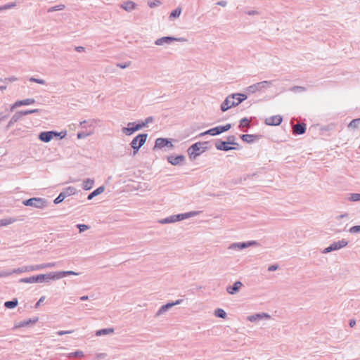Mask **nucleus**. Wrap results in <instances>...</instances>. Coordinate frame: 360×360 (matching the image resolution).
<instances>
[{
	"mask_svg": "<svg viewBox=\"0 0 360 360\" xmlns=\"http://www.w3.org/2000/svg\"><path fill=\"white\" fill-rule=\"evenodd\" d=\"M257 243L255 240H250L243 243H231L229 247L228 250L233 251H240L243 249L248 248L249 247L257 245Z\"/></svg>",
	"mask_w": 360,
	"mask_h": 360,
	"instance_id": "nucleus-8",
	"label": "nucleus"
},
{
	"mask_svg": "<svg viewBox=\"0 0 360 360\" xmlns=\"http://www.w3.org/2000/svg\"><path fill=\"white\" fill-rule=\"evenodd\" d=\"M2 6V9L4 11V10H8V9H11V8H13L14 7L16 6V3L15 2H11V3H9V4H5L4 6Z\"/></svg>",
	"mask_w": 360,
	"mask_h": 360,
	"instance_id": "nucleus-47",
	"label": "nucleus"
},
{
	"mask_svg": "<svg viewBox=\"0 0 360 360\" xmlns=\"http://www.w3.org/2000/svg\"><path fill=\"white\" fill-rule=\"evenodd\" d=\"M283 120V117L281 115H274L266 118L265 124L270 126H278Z\"/></svg>",
	"mask_w": 360,
	"mask_h": 360,
	"instance_id": "nucleus-19",
	"label": "nucleus"
},
{
	"mask_svg": "<svg viewBox=\"0 0 360 360\" xmlns=\"http://www.w3.org/2000/svg\"><path fill=\"white\" fill-rule=\"evenodd\" d=\"M13 274H15V272H13V270H1L0 278L7 277L12 275Z\"/></svg>",
	"mask_w": 360,
	"mask_h": 360,
	"instance_id": "nucleus-41",
	"label": "nucleus"
},
{
	"mask_svg": "<svg viewBox=\"0 0 360 360\" xmlns=\"http://www.w3.org/2000/svg\"><path fill=\"white\" fill-rule=\"evenodd\" d=\"M113 332H114V329L112 328H103V329H101V330H97L96 332V335L97 336H101V335L111 334Z\"/></svg>",
	"mask_w": 360,
	"mask_h": 360,
	"instance_id": "nucleus-31",
	"label": "nucleus"
},
{
	"mask_svg": "<svg viewBox=\"0 0 360 360\" xmlns=\"http://www.w3.org/2000/svg\"><path fill=\"white\" fill-rule=\"evenodd\" d=\"M71 275H79V273L75 272L73 271H56L54 272L55 281L59 280L65 276H71Z\"/></svg>",
	"mask_w": 360,
	"mask_h": 360,
	"instance_id": "nucleus-25",
	"label": "nucleus"
},
{
	"mask_svg": "<svg viewBox=\"0 0 360 360\" xmlns=\"http://www.w3.org/2000/svg\"><path fill=\"white\" fill-rule=\"evenodd\" d=\"M147 138V134H139L132 139L130 143V146L133 148V155H135L139 149L144 145Z\"/></svg>",
	"mask_w": 360,
	"mask_h": 360,
	"instance_id": "nucleus-4",
	"label": "nucleus"
},
{
	"mask_svg": "<svg viewBox=\"0 0 360 360\" xmlns=\"http://www.w3.org/2000/svg\"><path fill=\"white\" fill-rule=\"evenodd\" d=\"M198 213H199V212L193 211V212H186V213L172 215V216L169 217V222L174 223V222L179 221H181V220H184L186 219H188L190 217L196 216L197 214H198Z\"/></svg>",
	"mask_w": 360,
	"mask_h": 360,
	"instance_id": "nucleus-12",
	"label": "nucleus"
},
{
	"mask_svg": "<svg viewBox=\"0 0 360 360\" xmlns=\"http://www.w3.org/2000/svg\"><path fill=\"white\" fill-rule=\"evenodd\" d=\"M56 266V262H49V263H44L41 264V269H44L46 268H53Z\"/></svg>",
	"mask_w": 360,
	"mask_h": 360,
	"instance_id": "nucleus-46",
	"label": "nucleus"
},
{
	"mask_svg": "<svg viewBox=\"0 0 360 360\" xmlns=\"http://www.w3.org/2000/svg\"><path fill=\"white\" fill-rule=\"evenodd\" d=\"M130 64H131L130 62H127V63H117V66L122 69H124V68H128L130 65Z\"/></svg>",
	"mask_w": 360,
	"mask_h": 360,
	"instance_id": "nucleus-53",
	"label": "nucleus"
},
{
	"mask_svg": "<svg viewBox=\"0 0 360 360\" xmlns=\"http://www.w3.org/2000/svg\"><path fill=\"white\" fill-rule=\"evenodd\" d=\"M165 147H167L169 148H173L174 146L169 139L158 138L155 142L154 149H155V148L162 149Z\"/></svg>",
	"mask_w": 360,
	"mask_h": 360,
	"instance_id": "nucleus-13",
	"label": "nucleus"
},
{
	"mask_svg": "<svg viewBox=\"0 0 360 360\" xmlns=\"http://www.w3.org/2000/svg\"><path fill=\"white\" fill-rule=\"evenodd\" d=\"M136 6V4L134 1H128L124 2L121 5V7L123 9H124L126 11H128V12H130L132 10L135 9Z\"/></svg>",
	"mask_w": 360,
	"mask_h": 360,
	"instance_id": "nucleus-27",
	"label": "nucleus"
},
{
	"mask_svg": "<svg viewBox=\"0 0 360 360\" xmlns=\"http://www.w3.org/2000/svg\"><path fill=\"white\" fill-rule=\"evenodd\" d=\"M2 6V9L4 11V10H8V9H11V8H13L14 7L16 6V3L15 2H11V3H9V4H5L4 6Z\"/></svg>",
	"mask_w": 360,
	"mask_h": 360,
	"instance_id": "nucleus-48",
	"label": "nucleus"
},
{
	"mask_svg": "<svg viewBox=\"0 0 360 360\" xmlns=\"http://www.w3.org/2000/svg\"><path fill=\"white\" fill-rule=\"evenodd\" d=\"M104 191H105V187L103 186H101L97 188L96 189H95L91 193H89L87 197V199L90 200L93 199L95 196H97V195L101 194L103 192H104Z\"/></svg>",
	"mask_w": 360,
	"mask_h": 360,
	"instance_id": "nucleus-28",
	"label": "nucleus"
},
{
	"mask_svg": "<svg viewBox=\"0 0 360 360\" xmlns=\"http://www.w3.org/2000/svg\"><path fill=\"white\" fill-rule=\"evenodd\" d=\"M185 160V156L179 155L177 156L169 155L167 157V161L172 165H180L184 163Z\"/></svg>",
	"mask_w": 360,
	"mask_h": 360,
	"instance_id": "nucleus-18",
	"label": "nucleus"
},
{
	"mask_svg": "<svg viewBox=\"0 0 360 360\" xmlns=\"http://www.w3.org/2000/svg\"><path fill=\"white\" fill-rule=\"evenodd\" d=\"M217 5L225 7L227 5V2L226 1H220L217 3Z\"/></svg>",
	"mask_w": 360,
	"mask_h": 360,
	"instance_id": "nucleus-62",
	"label": "nucleus"
},
{
	"mask_svg": "<svg viewBox=\"0 0 360 360\" xmlns=\"http://www.w3.org/2000/svg\"><path fill=\"white\" fill-rule=\"evenodd\" d=\"M153 122V117L150 116L145 119L144 121H141L142 124H143V127H146L148 124L152 123Z\"/></svg>",
	"mask_w": 360,
	"mask_h": 360,
	"instance_id": "nucleus-50",
	"label": "nucleus"
},
{
	"mask_svg": "<svg viewBox=\"0 0 360 360\" xmlns=\"http://www.w3.org/2000/svg\"><path fill=\"white\" fill-rule=\"evenodd\" d=\"M359 125H360V118H358V119H354L353 120H352L350 122V123L349 124L348 127L350 128L356 129L359 127Z\"/></svg>",
	"mask_w": 360,
	"mask_h": 360,
	"instance_id": "nucleus-36",
	"label": "nucleus"
},
{
	"mask_svg": "<svg viewBox=\"0 0 360 360\" xmlns=\"http://www.w3.org/2000/svg\"><path fill=\"white\" fill-rule=\"evenodd\" d=\"M231 128V124H226L224 126H217L208 130L209 135L217 136L223 132L227 131Z\"/></svg>",
	"mask_w": 360,
	"mask_h": 360,
	"instance_id": "nucleus-15",
	"label": "nucleus"
},
{
	"mask_svg": "<svg viewBox=\"0 0 360 360\" xmlns=\"http://www.w3.org/2000/svg\"><path fill=\"white\" fill-rule=\"evenodd\" d=\"M143 127V124L141 121L138 122H129L127 127H123L122 131L127 136H130L134 132L140 130Z\"/></svg>",
	"mask_w": 360,
	"mask_h": 360,
	"instance_id": "nucleus-6",
	"label": "nucleus"
},
{
	"mask_svg": "<svg viewBox=\"0 0 360 360\" xmlns=\"http://www.w3.org/2000/svg\"><path fill=\"white\" fill-rule=\"evenodd\" d=\"M161 1L160 0H153V1H149L148 2V5L150 8H154L156 6H159L161 5Z\"/></svg>",
	"mask_w": 360,
	"mask_h": 360,
	"instance_id": "nucleus-42",
	"label": "nucleus"
},
{
	"mask_svg": "<svg viewBox=\"0 0 360 360\" xmlns=\"http://www.w3.org/2000/svg\"><path fill=\"white\" fill-rule=\"evenodd\" d=\"M76 188L72 186H68L66 188L64 189L63 191H62L57 198H55L53 200V202L55 204H59L61 202L63 201V200L68 197L72 195H75L76 193Z\"/></svg>",
	"mask_w": 360,
	"mask_h": 360,
	"instance_id": "nucleus-9",
	"label": "nucleus"
},
{
	"mask_svg": "<svg viewBox=\"0 0 360 360\" xmlns=\"http://www.w3.org/2000/svg\"><path fill=\"white\" fill-rule=\"evenodd\" d=\"M249 127H250L249 120L248 118L244 117V118L240 120V125H239L240 128Z\"/></svg>",
	"mask_w": 360,
	"mask_h": 360,
	"instance_id": "nucleus-40",
	"label": "nucleus"
},
{
	"mask_svg": "<svg viewBox=\"0 0 360 360\" xmlns=\"http://www.w3.org/2000/svg\"><path fill=\"white\" fill-rule=\"evenodd\" d=\"M209 142L204 141V142H197L191 145L188 148V153L189 155V158L193 160L195 159L198 156H199L201 153L207 150V145Z\"/></svg>",
	"mask_w": 360,
	"mask_h": 360,
	"instance_id": "nucleus-3",
	"label": "nucleus"
},
{
	"mask_svg": "<svg viewBox=\"0 0 360 360\" xmlns=\"http://www.w3.org/2000/svg\"><path fill=\"white\" fill-rule=\"evenodd\" d=\"M174 41L186 42L187 39L184 37H162L155 41V44L157 46H163L165 44H170Z\"/></svg>",
	"mask_w": 360,
	"mask_h": 360,
	"instance_id": "nucleus-7",
	"label": "nucleus"
},
{
	"mask_svg": "<svg viewBox=\"0 0 360 360\" xmlns=\"http://www.w3.org/2000/svg\"><path fill=\"white\" fill-rule=\"evenodd\" d=\"M25 206H31L36 208L43 209L48 205L46 200L41 198H32L22 201Z\"/></svg>",
	"mask_w": 360,
	"mask_h": 360,
	"instance_id": "nucleus-5",
	"label": "nucleus"
},
{
	"mask_svg": "<svg viewBox=\"0 0 360 360\" xmlns=\"http://www.w3.org/2000/svg\"><path fill=\"white\" fill-rule=\"evenodd\" d=\"M248 98L247 95L244 94H233L228 96L226 99L221 104V110L223 112L228 110L231 107H235L241 103Z\"/></svg>",
	"mask_w": 360,
	"mask_h": 360,
	"instance_id": "nucleus-1",
	"label": "nucleus"
},
{
	"mask_svg": "<svg viewBox=\"0 0 360 360\" xmlns=\"http://www.w3.org/2000/svg\"><path fill=\"white\" fill-rule=\"evenodd\" d=\"M182 300H177L174 302H168L166 304L162 305L157 311L155 316H159L165 313H166L170 308H172L173 306L179 304L182 302Z\"/></svg>",
	"mask_w": 360,
	"mask_h": 360,
	"instance_id": "nucleus-17",
	"label": "nucleus"
},
{
	"mask_svg": "<svg viewBox=\"0 0 360 360\" xmlns=\"http://www.w3.org/2000/svg\"><path fill=\"white\" fill-rule=\"evenodd\" d=\"M72 333V330H59L56 333L58 335H63L66 334H70Z\"/></svg>",
	"mask_w": 360,
	"mask_h": 360,
	"instance_id": "nucleus-57",
	"label": "nucleus"
},
{
	"mask_svg": "<svg viewBox=\"0 0 360 360\" xmlns=\"http://www.w3.org/2000/svg\"><path fill=\"white\" fill-rule=\"evenodd\" d=\"M246 14L249 15H259V12L256 11V10H251V11H248L245 12Z\"/></svg>",
	"mask_w": 360,
	"mask_h": 360,
	"instance_id": "nucleus-55",
	"label": "nucleus"
},
{
	"mask_svg": "<svg viewBox=\"0 0 360 360\" xmlns=\"http://www.w3.org/2000/svg\"><path fill=\"white\" fill-rule=\"evenodd\" d=\"M65 6L63 4L57 5V6L49 8L48 9V12L51 13V12H53V11H62L65 8Z\"/></svg>",
	"mask_w": 360,
	"mask_h": 360,
	"instance_id": "nucleus-37",
	"label": "nucleus"
},
{
	"mask_svg": "<svg viewBox=\"0 0 360 360\" xmlns=\"http://www.w3.org/2000/svg\"><path fill=\"white\" fill-rule=\"evenodd\" d=\"M235 141H236V136L233 135H231V136H229L227 137V141L226 142L230 145L239 146V144L238 143L235 142Z\"/></svg>",
	"mask_w": 360,
	"mask_h": 360,
	"instance_id": "nucleus-38",
	"label": "nucleus"
},
{
	"mask_svg": "<svg viewBox=\"0 0 360 360\" xmlns=\"http://www.w3.org/2000/svg\"><path fill=\"white\" fill-rule=\"evenodd\" d=\"M278 268V264L270 265L268 267V271H274L277 270Z\"/></svg>",
	"mask_w": 360,
	"mask_h": 360,
	"instance_id": "nucleus-58",
	"label": "nucleus"
},
{
	"mask_svg": "<svg viewBox=\"0 0 360 360\" xmlns=\"http://www.w3.org/2000/svg\"><path fill=\"white\" fill-rule=\"evenodd\" d=\"M214 316L219 318L225 319L226 317V311L222 309H217L214 311Z\"/></svg>",
	"mask_w": 360,
	"mask_h": 360,
	"instance_id": "nucleus-34",
	"label": "nucleus"
},
{
	"mask_svg": "<svg viewBox=\"0 0 360 360\" xmlns=\"http://www.w3.org/2000/svg\"><path fill=\"white\" fill-rule=\"evenodd\" d=\"M21 118V116H20V114L18 112H16L13 115V117H11V119L10 120L8 125H7V129L10 128L14 123H15L16 122H18L20 119Z\"/></svg>",
	"mask_w": 360,
	"mask_h": 360,
	"instance_id": "nucleus-30",
	"label": "nucleus"
},
{
	"mask_svg": "<svg viewBox=\"0 0 360 360\" xmlns=\"http://www.w3.org/2000/svg\"><path fill=\"white\" fill-rule=\"evenodd\" d=\"M106 356H107V355H106V354H105V353H99V354H96V358H97L98 359H102L105 358V357H106Z\"/></svg>",
	"mask_w": 360,
	"mask_h": 360,
	"instance_id": "nucleus-60",
	"label": "nucleus"
},
{
	"mask_svg": "<svg viewBox=\"0 0 360 360\" xmlns=\"http://www.w3.org/2000/svg\"><path fill=\"white\" fill-rule=\"evenodd\" d=\"M18 112L20 114L21 117L24 115H27L32 114L31 110H20V111H18Z\"/></svg>",
	"mask_w": 360,
	"mask_h": 360,
	"instance_id": "nucleus-56",
	"label": "nucleus"
},
{
	"mask_svg": "<svg viewBox=\"0 0 360 360\" xmlns=\"http://www.w3.org/2000/svg\"><path fill=\"white\" fill-rule=\"evenodd\" d=\"M257 137L256 135L254 134H242L240 135V139L246 142V143H252L255 138Z\"/></svg>",
	"mask_w": 360,
	"mask_h": 360,
	"instance_id": "nucleus-29",
	"label": "nucleus"
},
{
	"mask_svg": "<svg viewBox=\"0 0 360 360\" xmlns=\"http://www.w3.org/2000/svg\"><path fill=\"white\" fill-rule=\"evenodd\" d=\"M29 80L32 82H35V83H37V84H46V81L44 79H37V78H35V77H30L29 79Z\"/></svg>",
	"mask_w": 360,
	"mask_h": 360,
	"instance_id": "nucleus-45",
	"label": "nucleus"
},
{
	"mask_svg": "<svg viewBox=\"0 0 360 360\" xmlns=\"http://www.w3.org/2000/svg\"><path fill=\"white\" fill-rule=\"evenodd\" d=\"M44 300H45V297L44 296L41 297L40 299L38 300V302L36 303L35 307H38L39 306V304L42 302H44Z\"/></svg>",
	"mask_w": 360,
	"mask_h": 360,
	"instance_id": "nucleus-61",
	"label": "nucleus"
},
{
	"mask_svg": "<svg viewBox=\"0 0 360 360\" xmlns=\"http://www.w3.org/2000/svg\"><path fill=\"white\" fill-rule=\"evenodd\" d=\"M35 102L34 98H26L24 100L17 101L11 108V110H13L15 108L22 106V105H28L33 104Z\"/></svg>",
	"mask_w": 360,
	"mask_h": 360,
	"instance_id": "nucleus-24",
	"label": "nucleus"
},
{
	"mask_svg": "<svg viewBox=\"0 0 360 360\" xmlns=\"http://www.w3.org/2000/svg\"><path fill=\"white\" fill-rule=\"evenodd\" d=\"M17 80H18V78L16 77L12 76L11 77L5 78L4 81L6 82H15Z\"/></svg>",
	"mask_w": 360,
	"mask_h": 360,
	"instance_id": "nucleus-54",
	"label": "nucleus"
},
{
	"mask_svg": "<svg viewBox=\"0 0 360 360\" xmlns=\"http://www.w3.org/2000/svg\"><path fill=\"white\" fill-rule=\"evenodd\" d=\"M243 285L240 281H236L233 285H229L226 287V292L230 295H235L240 290Z\"/></svg>",
	"mask_w": 360,
	"mask_h": 360,
	"instance_id": "nucleus-22",
	"label": "nucleus"
},
{
	"mask_svg": "<svg viewBox=\"0 0 360 360\" xmlns=\"http://www.w3.org/2000/svg\"><path fill=\"white\" fill-rule=\"evenodd\" d=\"M68 356L70 358H73V357H82V356H84V353L82 351H76L75 352H72V353H70L68 354Z\"/></svg>",
	"mask_w": 360,
	"mask_h": 360,
	"instance_id": "nucleus-43",
	"label": "nucleus"
},
{
	"mask_svg": "<svg viewBox=\"0 0 360 360\" xmlns=\"http://www.w3.org/2000/svg\"><path fill=\"white\" fill-rule=\"evenodd\" d=\"M38 317H34L32 319H29L27 320L21 321L20 322L15 323L14 328H22L28 326L30 324H34L38 321Z\"/></svg>",
	"mask_w": 360,
	"mask_h": 360,
	"instance_id": "nucleus-23",
	"label": "nucleus"
},
{
	"mask_svg": "<svg viewBox=\"0 0 360 360\" xmlns=\"http://www.w3.org/2000/svg\"><path fill=\"white\" fill-rule=\"evenodd\" d=\"M227 143L224 141H222L221 139L217 140L215 143V147L219 150H223V151H229L231 150H236V148H233L232 146H228Z\"/></svg>",
	"mask_w": 360,
	"mask_h": 360,
	"instance_id": "nucleus-20",
	"label": "nucleus"
},
{
	"mask_svg": "<svg viewBox=\"0 0 360 360\" xmlns=\"http://www.w3.org/2000/svg\"><path fill=\"white\" fill-rule=\"evenodd\" d=\"M66 131H60V133H58V136H60V139H63L66 136Z\"/></svg>",
	"mask_w": 360,
	"mask_h": 360,
	"instance_id": "nucleus-64",
	"label": "nucleus"
},
{
	"mask_svg": "<svg viewBox=\"0 0 360 360\" xmlns=\"http://www.w3.org/2000/svg\"><path fill=\"white\" fill-rule=\"evenodd\" d=\"M306 131V124L304 123H298L293 126V133L295 134L301 135Z\"/></svg>",
	"mask_w": 360,
	"mask_h": 360,
	"instance_id": "nucleus-26",
	"label": "nucleus"
},
{
	"mask_svg": "<svg viewBox=\"0 0 360 360\" xmlns=\"http://www.w3.org/2000/svg\"><path fill=\"white\" fill-rule=\"evenodd\" d=\"M58 132L55 131H42L39 134V139L43 142H49L53 136H58Z\"/></svg>",
	"mask_w": 360,
	"mask_h": 360,
	"instance_id": "nucleus-16",
	"label": "nucleus"
},
{
	"mask_svg": "<svg viewBox=\"0 0 360 360\" xmlns=\"http://www.w3.org/2000/svg\"><path fill=\"white\" fill-rule=\"evenodd\" d=\"M15 221V219H3L0 220V226H7Z\"/></svg>",
	"mask_w": 360,
	"mask_h": 360,
	"instance_id": "nucleus-35",
	"label": "nucleus"
},
{
	"mask_svg": "<svg viewBox=\"0 0 360 360\" xmlns=\"http://www.w3.org/2000/svg\"><path fill=\"white\" fill-rule=\"evenodd\" d=\"M77 227L78 228L79 232H83L89 229V226L86 224H79L77 225Z\"/></svg>",
	"mask_w": 360,
	"mask_h": 360,
	"instance_id": "nucleus-51",
	"label": "nucleus"
},
{
	"mask_svg": "<svg viewBox=\"0 0 360 360\" xmlns=\"http://www.w3.org/2000/svg\"><path fill=\"white\" fill-rule=\"evenodd\" d=\"M274 80L271 81H262L257 82L248 87V91L251 94H254L256 91H260L263 89H266L268 86L272 85Z\"/></svg>",
	"mask_w": 360,
	"mask_h": 360,
	"instance_id": "nucleus-10",
	"label": "nucleus"
},
{
	"mask_svg": "<svg viewBox=\"0 0 360 360\" xmlns=\"http://www.w3.org/2000/svg\"><path fill=\"white\" fill-rule=\"evenodd\" d=\"M349 231L351 233H356L360 232V225H356V226H352L349 229Z\"/></svg>",
	"mask_w": 360,
	"mask_h": 360,
	"instance_id": "nucleus-49",
	"label": "nucleus"
},
{
	"mask_svg": "<svg viewBox=\"0 0 360 360\" xmlns=\"http://www.w3.org/2000/svg\"><path fill=\"white\" fill-rule=\"evenodd\" d=\"M38 270H41V264L23 266L13 269V272H15V274H22L25 272L34 271Z\"/></svg>",
	"mask_w": 360,
	"mask_h": 360,
	"instance_id": "nucleus-14",
	"label": "nucleus"
},
{
	"mask_svg": "<svg viewBox=\"0 0 360 360\" xmlns=\"http://www.w3.org/2000/svg\"><path fill=\"white\" fill-rule=\"evenodd\" d=\"M94 184V181L91 179H86L83 181V188L86 191L90 190Z\"/></svg>",
	"mask_w": 360,
	"mask_h": 360,
	"instance_id": "nucleus-32",
	"label": "nucleus"
},
{
	"mask_svg": "<svg viewBox=\"0 0 360 360\" xmlns=\"http://www.w3.org/2000/svg\"><path fill=\"white\" fill-rule=\"evenodd\" d=\"M348 245V241L345 239H342L337 242L333 243L330 246L323 250V253L327 254L333 251L338 250Z\"/></svg>",
	"mask_w": 360,
	"mask_h": 360,
	"instance_id": "nucleus-11",
	"label": "nucleus"
},
{
	"mask_svg": "<svg viewBox=\"0 0 360 360\" xmlns=\"http://www.w3.org/2000/svg\"><path fill=\"white\" fill-rule=\"evenodd\" d=\"M181 9L179 7H178L171 12L169 18H177L181 15Z\"/></svg>",
	"mask_w": 360,
	"mask_h": 360,
	"instance_id": "nucleus-39",
	"label": "nucleus"
},
{
	"mask_svg": "<svg viewBox=\"0 0 360 360\" xmlns=\"http://www.w3.org/2000/svg\"><path fill=\"white\" fill-rule=\"evenodd\" d=\"M349 200L354 202L360 201V193L350 194Z\"/></svg>",
	"mask_w": 360,
	"mask_h": 360,
	"instance_id": "nucleus-44",
	"label": "nucleus"
},
{
	"mask_svg": "<svg viewBox=\"0 0 360 360\" xmlns=\"http://www.w3.org/2000/svg\"><path fill=\"white\" fill-rule=\"evenodd\" d=\"M75 51H77V52L84 51V47H83V46H76L75 47Z\"/></svg>",
	"mask_w": 360,
	"mask_h": 360,
	"instance_id": "nucleus-63",
	"label": "nucleus"
},
{
	"mask_svg": "<svg viewBox=\"0 0 360 360\" xmlns=\"http://www.w3.org/2000/svg\"><path fill=\"white\" fill-rule=\"evenodd\" d=\"M18 304V301L16 298L13 299L10 301H6L4 303V307L8 309H13Z\"/></svg>",
	"mask_w": 360,
	"mask_h": 360,
	"instance_id": "nucleus-33",
	"label": "nucleus"
},
{
	"mask_svg": "<svg viewBox=\"0 0 360 360\" xmlns=\"http://www.w3.org/2000/svg\"><path fill=\"white\" fill-rule=\"evenodd\" d=\"M50 280L55 281L54 272H50L45 274H39L28 278H22L19 280V282L26 283H34L49 282Z\"/></svg>",
	"mask_w": 360,
	"mask_h": 360,
	"instance_id": "nucleus-2",
	"label": "nucleus"
},
{
	"mask_svg": "<svg viewBox=\"0 0 360 360\" xmlns=\"http://www.w3.org/2000/svg\"><path fill=\"white\" fill-rule=\"evenodd\" d=\"M158 222H159L160 224H170L169 217H166V218H165V219H160V220L158 221Z\"/></svg>",
	"mask_w": 360,
	"mask_h": 360,
	"instance_id": "nucleus-59",
	"label": "nucleus"
},
{
	"mask_svg": "<svg viewBox=\"0 0 360 360\" xmlns=\"http://www.w3.org/2000/svg\"><path fill=\"white\" fill-rule=\"evenodd\" d=\"M292 91L294 92H302L305 91V88L303 86H295L292 88Z\"/></svg>",
	"mask_w": 360,
	"mask_h": 360,
	"instance_id": "nucleus-52",
	"label": "nucleus"
},
{
	"mask_svg": "<svg viewBox=\"0 0 360 360\" xmlns=\"http://www.w3.org/2000/svg\"><path fill=\"white\" fill-rule=\"evenodd\" d=\"M248 320L251 321V322H256L257 321H259V320H262L264 319H270V315L266 314V313H258V314H253V315H251V316H248Z\"/></svg>",
	"mask_w": 360,
	"mask_h": 360,
	"instance_id": "nucleus-21",
	"label": "nucleus"
}]
</instances>
